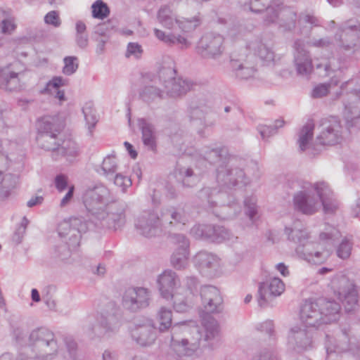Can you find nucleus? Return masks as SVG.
<instances>
[{
    "label": "nucleus",
    "mask_w": 360,
    "mask_h": 360,
    "mask_svg": "<svg viewBox=\"0 0 360 360\" xmlns=\"http://www.w3.org/2000/svg\"><path fill=\"white\" fill-rule=\"evenodd\" d=\"M82 201L96 226L115 231L124 224L126 205L114 200L103 184L86 188Z\"/></svg>",
    "instance_id": "nucleus-1"
},
{
    "label": "nucleus",
    "mask_w": 360,
    "mask_h": 360,
    "mask_svg": "<svg viewBox=\"0 0 360 360\" xmlns=\"http://www.w3.org/2000/svg\"><path fill=\"white\" fill-rule=\"evenodd\" d=\"M193 157L196 160L217 165L216 180L221 188L231 189L236 186H246L250 183L249 178L241 167L242 160L230 154L225 146L214 148L205 146L200 150L195 151Z\"/></svg>",
    "instance_id": "nucleus-2"
},
{
    "label": "nucleus",
    "mask_w": 360,
    "mask_h": 360,
    "mask_svg": "<svg viewBox=\"0 0 360 360\" xmlns=\"http://www.w3.org/2000/svg\"><path fill=\"white\" fill-rule=\"evenodd\" d=\"M284 232L290 241L297 244L295 251L300 259L314 264H321L326 259L318 243L310 240L309 233L300 221L285 227Z\"/></svg>",
    "instance_id": "nucleus-3"
},
{
    "label": "nucleus",
    "mask_w": 360,
    "mask_h": 360,
    "mask_svg": "<svg viewBox=\"0 0 360 360\" xmlns=\"http://www.w3.org/2000/svg\"><path fill=\"white\" fill-rule=\"evenodd\" d=\"M98 325L86 323L83 329L91 339L110 338L117 333L123 323L120 309L113 302H109L97 319Z\"/></svg>",
    "instance_id": "nucleus-4"
},
{
    "label": "nucleus",
    "mask_w": 360,
    "mask_h": 360,
    "mask_svg": "<svg viewBox=\"0 0 360 360\" xmlns=\"http://www.w3.org/2000/svg\"><path fill=\"white\" fill-rule=\"evenodd\" d=\"M28 346L36 360H52L58 352L59 346L54 333L46 328L33 330L29 336Z\"/></svg>",
    "instance_id": "nucleus-5"
},
{
    "label": "nucleus",
    "mask_w": 360,
    "mask_h": 360,
    "mask_svg": "<svg viewBox=\"0 0 360 360\" xmlns=\"http://www.w3.org/2000/svg\"><path fill=\"white\" fill-rule=\"evenodd\" d=\"M187 330L184 323H177L172 327L170 348L177 359L193 356L200 347L201 333L195 328L193 332L194 335L191 338L181 337V334Z\"/></svg>",
    "instance_id": "nucleus-6"
},
{
    "label": "nucleus",
    "mask_w": 360,
    "mask_h": 360,
    "mask_svg": "<svg viewBox=\"0 0 360 360\" xmlns=\"http://www.w3.org/2000/svg\"><path fill=\"white\" fill-rule=\"evenodd\" d=\"M176 74L173 62L168 66L163 65L158 72L159 82L162 84L166 94L172 98L185 95L196 86L191 79L177 77Z\"/></svg>",
    "instance_id": "nucleus-7"
},
{
    "label": "nucleus",
    "mask_w": 360,
    "mask_h": 360,
    "mask_svg": "<svg viewBox=\"0 0 360 360\" xmlns=\"http://www.w3.org/2000/svg\"><path fill=\"white\" fill-rule=\"evenodd\" d=\"M334 39L339 53L351 56L360 50V28L350 22H346L338 27Z\"/></svg>",
    "instance_id": "nucleus-8"
},
{
    "label": "nucleus",
    "mask_w": 360,
    "mask_h": 360,
    "mask_svg": "<svg viewBox=\"0 0 360 360\" xmlns=\"http://www.w3.org/2000/svg\"><path fill=\"white\" fill-rule=\"evenodd\" d=\"M225 195V193H220L216 188L210 187H205L198 193V198L207 202L209 209L212 210V212L217 217L221 219H230L240 212V207L236 202L217 206V201Z\"/></svg>",
    "instance_id": "nucleus-9"
},
{
    "label": "nucleus",
    "mask_w": 360,
    "mask_h": 360,
    "mask_svg": "<svg viewBox=\"0 0 360 360\" xmlns=\"http://www.w3.org/2000/svg\"><path fill=\"white\" fill-rule=\"evenodd\" d=\"M225 50L224 37L216 32H206L198 40L195 52L206 60H217Z\"/></svg>",
    "instance_id": "nucleus-10"
},
{
    "label": "nucleus",
    "mask_w": 360,
    "mask_h": 360,
    "mask_svg": "<svg viewBox=\"0 0 360 360\" xmlns=\"http://www.w3.org/2000/svg\"><path fill=\"white\" fill-rule=\"evenodd\" d=\"M331 287L342 302L347 312L354 311L358 309L356 290L352 282L347 276L340 275L334 277L331 281Z\"/></svg>",
    "instance_id": "nucleus-11"
},
{
    "label": "nucleus",
    "mask_w": 360,
    "mask_h": 360,
    "mask_svg": "<svg viewBox=\"0 0 360 360\" xmlns=\"http://www.w3.org/2000/svg\"><path fill=\"white\" fill-rule=\"evenodd\" d=\"M314 184L305 182L302 191L296 193L293 197L295 209L304 214L311 215L321 208L320 197L314 188Z\"/></svg>",
    "instance_id": "nucleus-12"
},
{
    "label": "nucleus",
    "mask_w": 360,
    "mask_h": 360,
    "mask_svg": "<svg viewBox=\"0 0 360 360\" xmlns=\"http://www.w3.org/2000/svg\"><path fill=\"white\" fill-rule=\"evenodd\" d=\"M288 345L297 352H303L312 349L314 328L301 322L295 324L288 331Z\"/></svg>",
    "instance_id": "nucleus-13"
},
{
    "label": "nucleus",
    "mask_w": 360,
    "mask_h": 360,
    "mask_svg": "<svg viewBox=\"0 0 360 360\" xmlns=\"http://www.w3.org/2000/svg\"><path fill=\"white\" fill-rule=\"evenodd\" d=\"M244 7L256 13L264 11L263 20L266 25L278 24L280 11L283 8L282 3L276 0H250Z\"/></svg>",
    "instance_id": "nucleus-14"
},
{
    "label": "nucleus",
    "mask_w": 360,
    "mask_h": 360,
    "mask_svg": "<svg viewBox=\"0 0 360 360\" xmlns=\"http://www.w3.org/2000/svg\"><path fill=\"white\" fill-rule=\"evenodd\" d=\"M162 219L153 210L143 211L136 218L135 226L139 233L146 237L158 236L162 230Z\"/></svg>",
    "instance_id": "nucleus-15"
},
{
    "label": "nucleus",
    "mask_w": 360,
    "mask_h": 360,
    "mask_svg": "<svg viewBox=\"0 0 360 360\" xmlns=\"http://www.w3.org/2000/svg\"><path fill=\"white\" fill-rule=\"evenodd\" d=\"M200 295L201 297V315L219 314L223 311V298L219 290L210 285L201 287Z\"/></svg>",
    "instance_id": "nucleus-16"
},
{
    "label": "nucleus",
    "mask_w": 360,
    "mask_h": 360,
    "mask_svg": "<svg viewBox=\"0 0 360 360\" xmlns=\"http://www.w3.org/2000/svg\"><path fill=\"white\" fill-rule=\"evenodd\" d=\"M131 335L133 340L141 347L152 345L157 338L153 321L148 318L136 320L131 330Z\"/></svg>",
    "instance_id": "nucleus-17"
},
{
    "label": "nucleus",
    "mask_w": 360,
    "mask_h": 360,
    "mask_svg": "<svg viewBox=\"0 0 360 360\" xmlns=\"http://www.w3.org/2000/svg\"><path fill=\"white\" fill-rule=\"evenodd\" d=\"M186 289L179 288L174 294V309L184 312L193 304V298L198 292L199 281L195 276H188L184 280Z\"/></svg>",
    "instance_id": "nucleus-18"
},
{
    "label": "nucleus",
    "mask_w": 360,
    "mask_h": 360,
    "mask_svg": "<svg viewBox=\"0 0 360 360\" xmlns=\"http://www.w3.org/2000/svg\"><path fill=\"white\" fill-rule=\"evenodd\" d=\"M321 131L316 138L321 145H335L342 139V126L340 120L335 117L325 118L321 120Z\"/></svg>",
    "instance_id": "nucleus-19"
},
{
    "label": "nucleus",
    "mask_w": 360,
    "mask_h": 360,
    "mask_svg": "<svg viewBox=\"0 0 360 360\" xmlns=\"http://www.w3.org/2000/svg\"><path fill=\"white\" fill-rule=\"evenodd\" d=\"M151 297L150 291L142 287L126 290L122 297L123 307L133 312L147 307Z\"/></svg>",
    "instance_id": "nucleus-20"
},
{
    "label": "nucleus",
    "mask_w": 360,
    "mask_h": 360,
    "mask_svg": "<svg viewBox=\"0 0 360 360\" xmlns=\"http://www.w3.org/2000/svg\"><path fill=\"white\" fill-rule=\"evenodd\" d=\"M191 232L196 238H203L217 243L234 241L237 239L229 229L222 226L196 225L191 229Z\"/></svg>",
    "instance_id": "nucleus-21"
},
{
    "label": "nucleus",
    "mask_w": 360,
    "mask_h": 360,
    "mask_svg": "<svg viewBox=\"0 0 360 360\" xmlns=\"http://www.w3.org/2000/svg\"><path fill=\"white\" fill-rule=\"evenodd\" d=\"M212 112V106L203 100L192 101L187 109V115L190 122L195 126H202L204 128L212 127L214 121L207 120Z\"/></svg>",
    "instance_id": "nucleus-22"
},
{
    "label": "nucleus",
    "mask_w": 360,
    "mask_h": 360,
    "mask_svg": "<svg viewBox=\"0 0 360 360\" xmlns=\"http://www.w3.org/2000/svg\"><path fill=\"white\" fill-rule=\"evenodd\" d=\"M171 238L177 246L171 256V264L176 269H184L188 264L189 240L184 235L180 233L173 234Z\"/></svg>",
    "instance_id": "nucleus-23"
},
{
    "label": "nucleus",
    "mask_w": 360,
    "mask_h": 360,
    "mask_svg": "<svg viewBox=\"0 0 360 360\" xmlns=\"http://www.w3.org/2000/svg\"><path fill=\"white\" fill-rule=\"evenodd\" d=\"M349 332V329L344 327L341 328V333L335 338L329 335H326L324 345L328 356L333 354H341L353 349Z\"/></svg>",
    "instance_id": "nucleus-24"
},
{
    "label": "nucleus",
    "mask_w": 360,
    "mask_h": 360,
    "mask_svg": "<svg viewBox=\"0 0 360 360\" xmlns=\"http://www.w3.org/2000/svg\"><path fill=\"white\" fill-rule=\"evenodd\" d=\"M285 290V284L277 277L270 278L259 285L258 303L260 307H264L270 297L281 295Z\"/></svg>",
    "instance_id": "nucleus-25"
},
{
    "label": "nucleus",
    "mask_w": 360,
    "mask_h": 360,
    "mask_svg": "<svg viewBox=\"0 0 360 360\" xmlns=\"http://www.w3.org/2000/svg\"><path fill=\"white\" fill-rule=\"evenodd\" d=\"M57 230L60 238H66L70 232H72V239H74L75 243L78 240H81L82 234L87 231L88 226L86 222L82 218L73 217L61 221Z\"/></svg>",
    "instance_id": "nucleus-26"
},
{
    "label": "nucleus",
    "mask_w": 360,
    "mask_h": 360,
    "mask_svg": "<svg viewBox=\"0 0 360 360\" xmlns=\"http://www.w3.org/2000/svg\"><path fill=\"white\" fill-rule=\"evenodd\" d=\"M358 89H354L345 95L344 98V115L347 122L353 125L356 120L360 119V72L357 80Z\"/></svg>",
    "instance_id": "nucleus-27"
},
{
    "label": "nucleus",
    "mask_w": 360,
    "mask_h": 360,
    "mask_svg": "<svg viewBox=\"0 0 360 360\" xmlns=\"http://www.w3.org/2000/svg\"><path fill=\"white\" fill-rule=\"evenodd\" d=\"M293 48L294 62L297 74L302 76L310 75L313 70L312 62L309 52L304 49L303 41L300 39L295 40Z\"/></svg>",
    "instance_id": "nucleus-28"
},
{
    "label": "nucleus",
    "mask_w": 360,
    "mask_h": 360,
    "mask_svg": "<svg viewBox=\"0 0 360 360\" xmlns=\"http://www.w3.org/2000/svg\"><path fill=\"white\" fill-rule=\"evenodd\" d=\"M300 316L301 323L313 328H317L323 324L317 300L305 301L301 307Z\"/></svg>",
    "instance_id": "nucleus-29"
},
{
    "label": "nucleus",
    "mask_w": 360,
    "mask_h": 360,
    "mask_svg": "<svg viewBox=\"0 0 360 360\" xmlns=\"http://www.w3.org/2000/svg\"><path fill=\"white\" fill-rule=\"evenodd\" d=\"M158 284L162 297L166 300L172 299L174 306V288L179 284L177 274L172 270H165L158 278Z\"/></svg>",
    "instance_id": "nucleus-30"
},
{
    "label": "nucleus",
    "mask_w": 360,
    "mask_h": 360,
    "mask_svg": "<svg viewBox=\"0 0 360 360\" xmlns=\"http://www.w3.org/2000/svg\"><path fill=\"white\" fill-rule=\"evenodd\" d=\"M246 47L254 55L257 56L265 65H269L274 63L275 53L271 47L262 38L255 37L250 40Z\"/></svg>",
    "instance_id": "nucleus-31"
},
{
    "label": "nucleus",
    "mask_w": 360,
    "mask_h": 360,
    "mask_svg": "<svg viewBox=\"0 0 360 360\" xmlns=\"http://www.w3.org/2000/svg\"><path fill=\"white\" fill-rule=\"evenodd\" d=\"M162 224L167 227H176L181 229L188 222V217L180 207H170L162 210Z\"/></svg>",
    "instance_id": "nucleus-32"
},
{
    "label": "nucleus",
    "mask_w": 360,
    "mask_h": 360,
    "mask_svg": "<svg viewBox=\"0 0 360 360\" xmlns=\"http://www.w3.org/2000/svg\"><path fill=\"white\" fill-rule=\"evenodd\" d=\"M195 266L201 274L212 275L217 269L219 262L218 257L207 251H200L193 259Z\"/></svg>",
    "instance_id": "nucleus-33"
},
{
    "label": "nucleus",
    "mask_w": 360,
    "mask_h": 360,
    "mask_svg": "<svg viewBox=\"0 0 360 360\" xmlns=\"http://www.w3.org/2000/svg\"><path fill=\"white\" fill-rule=\"evenodd\" d=\"M314 188L321 198V207H323L324 212L333 213L338 208V203L332 198L328 184L325 181H319L314 184Z\"/></svg>",
    "instance_id": "nucleus-34"
},
{
    "label": "nucleus",
    "mask_w": 360,
    "mask_h": 360,
    "mask_svg": "<svg viewBox=\"0 0 360 360\" xmlns=\"http://www.w3.org/2000/svg\"><path fill=\"white\" fill-rule=\"evenodd\" d=\"M316 300L321 312L323 324L331 323L339 319L341 307L338 302L325 298Z\"/></svg>",
    "instance_id": "nucleus-35"
},
{
    "label": "nucleus",
    "mask_w": 360,
    "mask_h": 360,
    "mask_svg": "<svg viewBox=\"0 0 360 360\" xmlns=\"http://www.w3.org/2000/svg\"><path fill=\"white\" fill-rule=\"evenodd\" d=\"M19 74L11 65L0 68V89L6 91H15L21 89Z\"/></svg>",
    "instance_id": "nucleus-36"
},
{
    "label": "nucleus",
    "mask_w": 360,
    "mask_h": 360,
    "mask_svg": "<svg viewBox=\"0 0 360 360\" xmlns=\"http://www.w3.org/2000/svg\"><path fill=\"white\" fill-rule=\"evenodd\" d=\"M137 125L141 131L143 145L148 150L155 151L157 147V136L155 126L146 118H139Z\"/></svg>",
    "instance_id": "nucleus-37"
},
{
    "label": "nucleus",
    "mask_w": 360,
    "mask_h": 360,
    "mask_svg": "<svg viewBox=\"0 0 360 360\" xmlns=\"http://www.w3.org/2000/svg\"><path fill=\"white\" fill-rule=\"evenodd\" d=\"M158 76L145 84L139 91L140 98L146 103H151L163 98L164 91L157 86Z\"/></svg>",
    "instance_id": "nucleus-38"
},
{
    "label": "nucleus",
    "mask_w": 360,
    "mask_h": 360,
    "mask_svg": "<svg viewBox=\"0 0 360 360\" xmlns=\"http://www.w3.org/2000/svg\"><path fill=\"white\" fill-rule=\"evenodd\" d=\"M63 129V124L58 116L46 115L37 121L38 134L49 133L60 134Z\"/></svg>",
    "instance_id": "nucleus-39"
},
{
    "label": "nucleus",
    "mask_w": 360,
    "mask_h": 360,
    "mask_svg": "<svg viewBox=\"0 0 360 360\" xmlns=\"http://www.w3.org/2000/svg\"><path fill=\"white\" fill-rule=\"evenodd\" d=\"M278 28L283 32H292L296 27L297 13L292 8L284 7L280 11Z\"/></svg>",
    "instance_id": "nucleus-40"
},
{
    "label": "nucleus",
    "mask_w": 360,
    "mask_h": 360,
    "mask_svg": "<svg viewBox=\"0 0 360 360\" xmlns=\"http://www.w3.org/2000/svg\"><path fill=\"white\" fill-rule=\"evenodd\" d=\"M155 36L160 41L169 46L175 44L181 45V49H188L191 46V42L186 38L180 34L175 35L173 33L167 34L159 29H154Z\"/></svg>",
    "instance_id": "nucleus-41"
},
{
    "label": "nucleus",
    "mask_w": 360,
    "mask_h": 360,
    "mask_svg": "<svg viewBox=\"0 0 360 360\" xmlns=\"http://www.w3.org/2000/svg\"><path fill=\"white\" fill-rule=\"evenodd\" d=\"M202 318V330L197 328L202 335L201 340L209 342L214 339L219 335V324L217 320L209 316L201 315Z\"/></svg>",
    "instance_id": "nucleus-42"
},
{
    "label": "nucleus",
    "mask_w": 360,
    "mask_h": 360,
    "mask_svg": "<svg viewBox=\"0 0 360 360\" xmlns=\"http://www.w3.org/2000/svg\"><path fill=\"white\" fill-rule=\"evenodd\" d=\"M119 166L115 155H107L103 160L101 167L97 169L99 175L104 176L107 180L112 179L118 172Z\"/></svg>",
    "instance_id": "nucleus-43"
},
{
    "label": "nucleus",
    "mask_w": 360,
    "mask_h": 360,
    "mask_svg": "<svg viewBox=\"0 0 360 360\" xmlns=\"http://www.w3.org/2000/svg\"><path fill=\"white\" fill-rule=\"evenodd\" d=\"M231 65L236 77L240 79H248L255 76L256 69L250 65L248 61L240 63L237 60H231Z\"/></svg>",
    "instance_id": "nucleus-44"
},
{
    "label": "nucleus",
    "mask_w": 360,
    "mask_h": 360,
    "mask_svg": "<svg viewBox=\"0 0 360 360\" xmlns=\"http://www.w3.org/2000/svg\"><path fill=\"white\" fill-rule=\"evenodd\" d=\"M59 154L65 157L68 161L72 162L79 154L78 144L72 140L64 141L62 147L58 148L57 151L53 154V158L58 160Z\"/></svg>",
    "instance_id": "nucleus-45"
},
{
    "label": "nucleus",
    "mask_w": 360,
    "mask_h": 360,
    "mask_svg": "<svg viewBox=\"0 0 360 360\" xmlns=\"http://www.w3.org/2000/svg\"><path fill=\"white\" fill-rule=\"evenodd\" d=\"M176 177L186 188L194 186L198 181V177L190 167H178L175 171Z\"/></svg>",
    "instance_id": "nucleus-46"
},
{
    "label": "nucleus",
    "mask_w": 360,
    "mask_h": 360,
    "mask_svg": "<svg viewBox=\"0 0 360 360\" xmlns=\"http://www.w3.org/2000/svg\"><path fill=\"white\" fill-rule=\"evenodd\" d=\"M158 22L167 29H172L178 19L171 8L167 5L162 6L157 13Z\"/></svg>",
    "instance_id": "nucleus-47"
},
{
    "label": "nucleus",
    "mask_w": 360,
    "mask_h": 360,
    "mask_svg": "<svg viewBox=\"0 0 360 360\" xmlns=\"http://www.w3.org/2000/svg\"><path fill=\"white\" fill-rule=\"evenodd\" d=\"M58 135L49 133L38 134L37 141L41 148L46 150H52L55 153L60 144Z\"/></svg>",
    "instance_id": "nucleus-48"
},
{
    "label": "nucleus",
    "mask_w": 360,
    "mask_h": 360,
    "mask_svg": "<svg viewBox=\"0 0 360 360\" xmlns=\"http://www.w3.org/2000/svg\"><path fill=\"white\" fill-rule=\"evenodd\" d=\"M82 112L86 122V127L88 129L89 134L93 135V131L97 122H98V117L96 114V110L94 108V105L91 102H88L84 104L82 108Z\"/></svg>",
    "instance_id": "nucleus-49"
},
{
    "label": "nucleus",
    "mask_w": 360,
    "mask_h": 360,
    "mask_svg": "<svg viewBox=\"0 0 360 360\" xmlns=\"http://www.w3.org/2000/svg\"><path fill=\"white\" fill-rule=\"evenodd\" d=\"M314 124L311 121H309L304 125L299 134L298 144L300 150L304 151L309 148V141L311 140L314 134Z\"/></svg>",
    "instance_id": "nucleus-50"
},
{
    "label": "nucleus",
    "mask_w": 360,
    "mask_h": 360,
    "mask_svg": "<svg viewBox=\"0 0 360 360\" xmlns=\"http://www.w3.org/2000/svg\"><path fill=\"white\" fill-rule=\"evenodd\" d=\"M176 24L182 32H190L195 30L201 24V19L199 15H195L191 18L178 19Z\"/></svg>",
    "instance_id": "nucleus-51"
},
{
    "label": "nucleus",
    "mask_w": 360,
    "mask_h": 360,
    "mask_svg": "<svg viewBox=\"0 0 360 360\" xmlns=\"http://www.w3.org/2000/svg\"><path fill=\"white\" fill-rule=\"evenodd\" d=\"M172 311L165 307H161L158 312V321L160 323L159 330L164 332L172 326Z\"/></svg>",
    "instance_id": "nucleus-52"
},
{
    "label": "nucleus",
    "mask_w": 360,
    "mask_h": 360,
    "mask_svg": "<svg viewBox=\"0 0 360 360\" xmlns=\"http://www.w3.org/2000/svg\"><path fill=\"white\" fill-rule=\"evenodd\" d=\"M352 239L344 238L336 248L337 256L342 259H347L352 254Z\"/></svg>",
    "instance_id": "nucleus-53"
},
{
    "label": "nucleus",
    "mask_w": 360,
    "mask_h": 360,
    "mask_svg": "<svg viewBox=\"0 0 360 360\" xmlns=\"http://www.w3.org/2000/svg\"><path fill=\"white\" fill-rule=\"evenodd\" d=\"M332 84H333L335 86L338 85V80L332 79L331 82L330 83H323L316 85L312 89L311 96L314 98H320L326 96L328 94Z\"/></svg>",
    "instance_id": "nucleus-54"
},
{
    "label": "nucleus",
    "mask_w": 360,
    "mask_h": 360,
    "mask_svg": "<svg viewBox=\"0 0 360 360\" xmlns=\"http://www.w3.org/2000/svg\"><path fill=\"white\" fill-rule=\"evenodd\" d=\"M92 15L94 18L103 19L109 14V8L106 4L101 0H97L92 6Z\"/></svg>",
    "instance_id": "nucleus-55"
},
{
    "label": "nucleus",
    "mask_w": 360,
    "mask_h": 360,
    "mask_svg": "<svg viewBox=\"0 0 360 360\" xmlns=\"http://www.w3.org/2000/svg\"><path fill=\"white\" fill-rule=\"evenodd\" d=\"M108 181H112L116 186L120 187L123 193L126 192L127 188L131 186V179L119 172Z\"/></svg>",
    "instance_id": "nucleus-56"
},
{
    "label": "nucleus",
    "mask_w": 360,
    "mask_h": 360,
    "mask_svg": "<svg viewBox=\"0 0 360 360\" xmlns=\"http://www.w3.org/2000/svg\"><path fill=\"white\" fill-rule=\"evenodd\" d=\"M257 199L255 196L247 197L244 200L245 214L252 221L257 214Z\"/></svg>",
    "instance_id": "nucleus-57"
},
{
    "label": "nucleus",
    "mask_w": 360,
    "mask_h": 360,
    "mask_svg": "<svg viewBox=\"0 0 360 360\" xmlns=\"http://www.w3.org/2000/svg\"><path fill=\"white\" fill-rule=\"evenodd\" d=\"M309 44L311 46L325 49L326 51L331 52L332 49L335 47L333 40L329 37H326L321 39H313L309 42Z\"/></svg>",
    "instance_id": "nucleus-58"
},
{
    "label": "nucleus",
    "mask_w": 360,
    "mask_h": 360,
    "mask_svg": "<svg viewBox=\"0 0 360 360\" xmlns=\"http://www.w3.org/2000/svg\"><path fill=\"white\" fill-rule=\"evenodd\" d=\"M65 65L63 69V72L66 75H71L78 68V63H77V58L75 56H67L64 58Z\"/></svg>",
    "instance_id": "nucleus-59"
},
{
    "label": "nucleus",
    "mask_w": 360,
    "mask_h": 360,
    "mask_svg": "<svg viewBox=\"0 0 360 360\" xmlns=\"http://www.w3.org/2000/svg\"><path fill=\"white\" fill-rule=\"evenodd\" d=\"M76 249H72L70 246V244L68 242L65 243H62L56 247L55 252L56 256L61 259L62 260L67 259L71 255L72 252L75 251Z\"/></svg>",
    "instance_id": "nucleus-60"
},
{
    "label": "nucleus",
    "mask_w": 360,
    "mask_h": 360,
    "mask_svg": "<svg viewBox=\"0 0 360 360\" xmlns=\"http://www.w3.org/2000/svg\"><path fill=\"white\" fill-rule=\"evenodd\" d=\"M44 20L45 24L51 25L55 28L60 27L62 24L59 13L57 11H51L48 12L44 18Z\"/></svg>",
    "instance_id": "nucleus-61"
},
{
    "label": "nucleus",
    "mask_w": 360,
    "mask_h": 360,
    "mask_svg": "<svg viewBox=\"0 0 360 360\" xmlns=\"http://www.w3.org/2000/svg\"><path fill=\"white\" fill-rule=\"evenodd\" d=\"M18 177L11 174H6L2 176V172H0V184L2 188L10 189L15 186Z\"/></svg>",
    "instance_id": "nucleus-62"
},
{
    "label": "nucleus",
    "mask_w": 360,
    "mask_h": 360,
    "mask_svg": "<svg viewBox=\"0 0 360 360\" xmlns=\"http://www.w3.org/2000/svg\"><path fill=\"white\" fill-rule=\"evenodd\" d=\"M247 31V27L240 22H234L229 27L228 34L235 38L243 34Z\"/></svg>",
    "instance_id": "nucleus-63"
},
{
    "label": "nucleus",
    "mask_w": 360,
    "mask_h": 360,
    "mask_svg": "<svg viewBox=\"0 0 360 360\" xmlns=\"http://www.w3.org/2000/svg\"><path fill=\"white\" fill-rule=\"evenodd\" d=\"M12 333L15 340L20 343L26 336L25 329L18 322L12 321L11 323Z\"/></svg>",
    "instance_id": "nucleus-64"
}]
</instances>
